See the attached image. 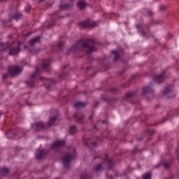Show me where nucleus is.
<instances>
[{"instance_id": "obj_1", "label": "nucleus", "mask_w": 179, "mask_h": 179, "mask_svg": "<svg viewBox=\"0 0 179 179\" xmlns=\"http://www.w3.org/2000/svg\"><path fill=\"white\" fill-rule=\"evenodd\" d=\"M95 46L96 41H94V40L92 38L83 39L71 48V51H73V52H75V51L81 50V51H84V52H85L87 55H90L92 52H94V51H96Z\"/></svg>"}, {"instance_id": "obj_2", "label": "nucleus", "mask_w": 179, "mask_h": 179, "mask_svg": "<svg viewBox=\"0 0 179 179\" xmlns=\"http://www.w3.org/2000/svg\"><path fill=\"white\" fill-rule=\"evenodd\" d=\"M58 118V116L54 115L53 117H50L49 121L44 124L43 122H36L32 124V128L35 129L36 131H41V129H48V128H51L52 125H54V123L55 121H57V119Z\"/></svg>"}, {"instance_id": "obj_3", "label": "nucleus", "mask_w": 179, "mask_h": 179, "mask_svg": "<svg viewBox=\"0 0 179 179\" xmlns=\"http://www.w3.org/2000/svg\"><path fill=\"white\" fill-rule=\"evenodd\" d=\"M78 24L81 29H87V27H91L92 29H93V27H96L97 22L88 19L85 21L79 22Z\"/></svg>"}, {"instance_id": "obj_4", "label": "nucleus", "mask_w": 179, "mask_h": 179, "mask_svg": "<svg viewBox=\"0 0 179 179\" xmlns=\"http://www.w3.org/2000/svg\"><path fill=\"white\" fill-rule=\"evenodd\" d=\"M23 71V69L19 67V66H11L8 68V73L10 75L11 78H14V76H16V75H19L22 71Z\"/></svg>"}, {"instance_id": "obj_5", "label": "nucleus", "mask_w": 179, "mask_h": 179, "mask_svg": "<svg viewBox=\"0 0 179 179\" xmlns=\"http://www.w3.org/2000/svg\"><path fill=\"white\" fill-rule=\"evenodd\" d=\"M72 159H73V157L72 155L67 153L65 155L64 157H63L62 162H63V165L68 169L69 166H71V163L72 162Z\"/></svg>"}, {"instance_id": "obj_6", "label": "nucleus", "mask_w": 179, "mask_h": 179, "mask_svg": "<svg viewBox=\"0 0 179 179\" xmlns=\"http://www.w3.org/2000/svg\"><path fill=\"white\" fill-rule=\"evenodd\" d=\"M47 155H48V150L39 149L36 157L38 160H41V159H44Z\"/></svg>"}, {"instance_id": "obj_7", "label": "nucleus", "mask_w": 179, "mask_h": 179, "mask_svg": "<svg viewBox=\"0 0 179 179\" xmlns=\"http://www.w3.org/2000/svg\"><path fill=\"white\" fill-rule=\"evenodd\" d=\"M37 73H38V69L36 68L35 72L31 75V80L26 82L29 87H34V80H33L34 79V78H36V75H37Z\"/></svg>"}, {"instance_id": "obj_8", "label": "nucleus", "mask_w": 179, "mask_h": 179, "mask_svg": "<svg viewBox=\"0 0 179 179\" xmlns=\"http://www.w3.org/2000/svg\"><path fill=\"white\" fill-rule=\"evenodd\" d=\"M164 79H166V73H164L157 75L154 77V80H155L157 83H163V82H164Z\"/></svg>"}, {"instance_id": "obj_9", "label": "nucleus", "mask_w": 179, "mask_h": 179, "mask_svg": "<svg viewBox=\"0 0 179 179\" xmlns=\"http://www.w3.org/2000/svg\"><path fill=\"white\" fill-rule=\"evenodd\" d=\"M59 8L61 9V10H69V9H72V8H73V4L66 3L65 4L59 5Z\"/></svg>"}, {"instance_id": "obj_10", "label": "nucleus", "mask_w": 179, "mask_h": 179, "mask_svg": "<svg viewBox=\"0 0 179 179\" xmlns=\"http://www.w3.org/2000/svg\"><path fill=\"white\" fill-rule=\"evenodd\" d=\"M50 65H51V60L50 59L44 60L43 62L42 68L45 71L50 72Z\"/></svg>"}, {"instance_id": "obj_11", "label": "nucleus", "mask_w": 179, "mask_h": 179, "mask_svg": "<svg viewBox=\"0 0 179 179\" xmlns=\"http://www.w3.org/2000/svg\"><path fill=\"white\" fill-rule=\"evenodd\" d=\"M10 173V170L7 167H3L0 169V176L6 177Z\"/></svg>"}, {"instance_id": "obj_12", "label": "nucleus", "mask_w": 179, "mask_h": 179, "mask_svg": "<svg viewBox=\"0 0 179 179\" xmlns=\"http://www.w3.org/2000/svg\"><path fill=\"white\" fill-rule=\"evenodd\" d=\"M150 93H153V90L150 86L143 87V96H146V94H150Z\"/></svg>"}, {"instance_id": "obj_13", "label": "nucleus", "mask_w": 179, "mask_h": 179, "mask_svg": "<svg viewBox=\"0 0 179 179\" xmlns=\"http://www.w3.org/2000/svg\"><path fill=\"white\" fill-rule=\"evenodd\" d=\"M101 169H103V164H96L92 167V170L95 173H101Z\"/></svg>"}, {"instance_id": "obj_14", "label": "nucleus", "mask_w": 179, "mask_h": 179, "mask_svg": "<svg viewBox=\"0 0 179 179\" xmlns=\"http://www.w3.org/2000/svg\"><path fill=\"white\" fill-rule=\"evenodd\" d=\"M18 52H20V46L12 48L9 51L10 55H16Z\"/></svg>"}, {"instance_id": "obj_15", "label": "nucleus", "mask_w": 179, "mask_h": 179, "mask_svg": "<svg viewBox=\"0 0 179 179\" xmlns=\"http://www.w3.org/2000/svg\"><path fill=\"white\" fill-rule=\"evenodd\" d=\"M76 117L77 118V122H78V124H85V116L82 113H78L77 115H76Z\"/></svg>"}, {"instance_id": "obj_16", "label": "nucleus", "mask_w": 179, "mask_h": 179, "mask_svg": "<svg viewBox=\"0 0 179 179\" xmlns=\"http://www.w3.org/2000/svg\"><path fill=\"white\" fill-rule=\"evenodd\" d=\"M65 145V141H57L52 144V148L55 149L57 148H59L61 146H64Z\"/></svg>"}, {"instance_id": "obj_17", "label": "nucleus", "mask_w": 179, "mask_h": 179, "mask_svg": "<svg viewBox=\"0 0 179 179\" xmlns=\"http://www.w3.org/2000/svg\"><path fill=\"white\" fill-rule=\"evenodd\" d=\"M150 26V24H146L144 26V30L141 31V36L145 37L146 34H149V31H150V29L149 28Z\"/></svg>"}, {"instance_id": "obj_18", "label": "nucleus", "mask_w": 179, "mask_h": 179, "mask_svg": "<svg viewBox=\"0 0 179 179\" xmlns=\"http://www.w3.org/2000/svg\"><path fill=\"white\" fill-rule=\"evenodd\" d=\"M10 47H12V45L9 44V43H0V51H5L8 48H10Z\"/></svg>"}, {"instance_id": "obj_19", "label": "nucleus", "mask_w": 179, "mask_h": 179, "mask_svg": "<svg viewBox=\"0 0 179 179\" xmlns=\"http://www.w3.org/2000/svg\"><path fill=\"white\" fill-rule=\"evenodd\" d=\"M86 5H87V3L82 0H79V1L77 3V6L79 8V9H85L86 8Z\"/></svg>"}, {"instance_id": "obj_20", "label": "nucleus", "mask_w": 179, "mask_h": 179, "mask_svg": "<svg viewBox=\"0 0 179 179\" xmlns=\"http://www.w3.org/2000/svg\"><path fill=\"white\" fill-rule=\"evenodd\" d=\"M105 162H106L108 164V169L109 170H111V169H113V162H111V160H110V159L108 158V155H105Z\"/></svg>"}, {"instance_id": "obj_21", "label": "nucleus", "mask_w": 179, "mask_h": 179, "mask_svg": "<svg viewBox=\"0 0 179 179\" xmlns=\"http://www.w3.org/2000/svg\"><path fill=\"white\" fill-rule=\"evenodd\" d=\"M111 53H112V54H114V55H115V57H114V59H113V61H114L115 62H116V61H118V59H119V58H120V55H121V54L120 53V52H118V51H112Z\"/></svg>"}, {"instance_id": "obj_22", "label": "nucleus", "mask_w": 179, "mask_h": 179, "mask_svg": "<svg viewBox=\"0 0 179 179\" xmlns=\"http://www.w3.org/2000/svg\"><path fill=\"white\" fill-rule=\"evenodd\" d=\"M40 36H36L34 38L29 41V45H34L36 43H38V41H40Z\"/></svg>"}, {"instance_id": "obj_23", "label": "nucleus", "mask_w": 179, "mask_h": 179, "mask_svg": "<svg viewBox=\"0 0 179 179\" xmlns=\"http://www.w3.org/2000/svg\"><path fill=\"white\" fill-rule=\"evenodd\" d=\"M69 132L71 135H75V134H76V132H78V129H76V126L73 125V126L70 127Z\"/></svg>"}, {"instance_id": "obj_24", "label": "nucleus", "mask_w": 179, "mask_h": 179, "mask_svg": "<svg viewBox=\"0 0 179 179\" xmlns=\"http://www.w3.org/2000/svg\"><path fill=\"white\" fill-rule=\"evenodd\" d=\"M142 179H152V173L147 172L142 176Z\"/></svg>"}, {"instance_id": "obj_25", "label": "nucleus", "mask_w": 179, "mask_h": 179, "mask_svg": "<svg viewBox=\"0 0 179 179\" xmlns=\"http://www.w3.org/2000/svg\"><path fill=\"white\" fill-rule=\"evenodd\" d=\"M135 96V92H129L126 93L125 94V99H132Z\"/></svg>"}, {"instance_id": "obj_26", "label": "nucleus", "mask_w": 179, "mask_h": 179, "mask_svg": "<svg viewBox=\"0 0 179 179\" xmlns=\"http://www.w3.org/2000/svg\"><path fill=\"white\" fill-rule=\"evenodd\" d=\"M86 103L78 101L74 104L75 107H85Z\"/></svg>"}, {"instance_id": "obj_27", "label": "nucleus", "mask_w": 179, "mask_h": 179, "mask_svg": "<svg viewBox=\"0 0 179 179\" xmlns=\"http://www.w3.org/2000/svg\"><path fill=\"white\" fill-rule=\"evenodd\" d=\"M170 93H173V90H171L170 87L166 88L164 91H163V94L166 95V94H170Z\"/></svg>"}, {"instance_id": "obj_28", "label": "nucleus", "mask_w": 179, "mask_h": 179, "mask_svg": "<svg viewBox=\"0 0 179 179\" xmlns=\"http://www.w3.org/2000/svg\"><path fill=\"white\" fill-rule=\"evenodd\" d=\"M80 179H87V173L86 172H83L80 176Z\"/></svg>"}, {"instance_id": "obj_29", "label": "nucleus", "mask_w": 179, "mask_h": 179, "mask_svg": "<svg viewBox=\"0 0 179 179\" xmlns=\"http://www.w3.org/2000/svg\"><path fill=\"white\" fill-rule=\"evenodd\" d=\"M22 16H23V15H22V13H17L13 15V19H20V17H22Z\"/></svg>"}, {"instance_id": "obj_30", "label": "nucleus", "mask_w": 179, "mask_h": 179, "mask_svg": "<svg viewBox=\"0 0 179 179\" xmlns=\"http://www.w3.org/2000/svg\"><path fill=\"white\" fill-rule=\"evenodd\" d=\"M147 12V16H153V12L150 10H145Z\"/></svg>"}, {"instance_id": "obj_31", "label": "nucleus", "mask_w": 179, "mask_h": 179, "mask_svg": "<svg viewBox=\"0 0 179 179\" xmlns=\"http://www.w3.org/2000/svg\"><path fill=\"white\" fill-rule=\"evenodd\" d=\"M67 74L66 73H63L59 75V78H62V79L66 78Z\"/></svg>"}, {"instance_id": "obj_32", "label": "nucleus", "mask_w": 179, "mask_h": 179, "mask_svg": "<svg viewBox=\"0 0 179 179\" xmlns=\"http://www.w3.org/2000/svg\"><path fill=\"white\" fill-rule=\"evenodd\" d=\"M153 134H155V131H153V130H148L147 131L148 135H153Z\"/></svg>"}, {"instance_id": "obj_33", "label": "nucleus", "mask_w": 179, "mask_h": 179, "mask_svg": "<svg viewBox=\"0 0 179 179\" xmlns=\"http://www.w3.org/2000/svg\"><path fill=\"white\" fill-rule=\"evenodd\" d=\"M163 166L165 167V169H169V167H170V164L168 162H164Z\"/></svg>"}, {"instance_id": "obj_34", "label": "nucleus", "mask_w": 179, "mask_h": 179, "mask_svg": "<svg viewBox=\"0 0 179 179\" xmlns=\"http://www.w3.org/2000/svg\"><path fill=\"white\" fill-rule=\"evenodd\" d=\"M25 10H26V12H27V13H29V12H30V10H31V6H28L27 7H26Z\"/></svg>"}, {"instance_id": "obj_35", "label": "nucleus", "mask_w": 179, "mask_h": 179, "mask_svg": "<svg viewBox=\"0 0 179 179\" xmlns=\"http://www.w3.org/2000/svg\"><path fill=\"white\" fill-rule=\"evenodd\" d=\"M49 24H50V26H55V20L50 21Z\"/></svg>"}, {"instance_id": "obj_36", "label": "nucleus", "mask_w": 179, "mask_h": 179, "mask_svg": "<svg viewBox=\"0 0 179 179\" xmlns=\"http://www.w3.org/2000/svg\"><path fill=\"white\" fill-rule=\"evenodd\" d=\"M159 9H160L161 11H163V10H166V8L164 6H161L159 7Z\"/></svg>"}, {"instance_id": "obj_37", "label": "nucleus", "mask_w": 179, "mask_h": 179, "mask_svg": "<svg viewBox=\"0 0 179 179\" xmlns=\"http://www.w3.org/2000/svg\"><path fill=\"white\" fill-rule=\"evenodd\" d=\"M96 142H92L91 143V148H96Z\"/></svg>"}, {"instance_id": "obj_38", "label": "nucleus", "mask_w": 179, "mask_h": 179, "mask_svg": "<svg viewBox=\"0 0 179 179\" xmlns=\"http://www.w3.org/2000/svg\"><path fill=\"white\" fill-rule=\"evenodd\" d=\"M64 42L59 43V48H61L62 47H64Z\"/></svg>"}, {"instance_id": "obj_39", "label": "nucleus", "mask_w": 179, "mask_h": 179, "mask_svg": "<svg viewBox=\"0 0 179 179\" xmlns=\"http://www.w3.org/2000/svg\"><path fill=\"white\" fill-rule=\"evenodd\" d=\"M6 78H8V74H3L2 75V79H6Z\"/></svg>"}, {"instance_id": "obj_40", "label": "nucleus", "mask_w": 179, "mask_h": 179, "mask_svg": "<svg viewBox=\"0 0 179 179\" xmlns=\"http://www.w3.org/2000/svg\"><path fill=\"white\" fill-rule=\"evenodd\" d=\"M13 133V131H12V130H8V131L6 132L7 135H10V134H12Z\"/></svg>"}, {"instance_id": "obj_41", "label": "nucleus", "mask_w": 179, "mask_h": 179, "mask_svg": "<svg viewBox=\"0 0 179 179\" xmlns=\"http://www.w3.org/2000/svg\"><path fill=\"white\" fill-rule=\"evenodd\" d=\"M136 27L137 29H140V28H141V24H136Z\"/></svg>"}, {"instance_id": "obj_42", "label": "nucleus", "mask_w": 179, "mask_h": 179, "mask_svg": "<svg viewBox=\"0 0 179 179\" xmlns=\"http://www.w3.org/2000/svg\"><path fill=\"white\" fill-rule=\"evenodd\" d=\"M99 106V102H95L94 107H97Z\"/></svg>"}, {"instance_id": "obj_43", "label": "nucleus", "mask_w": 179, "mask_h": 179, "mask_svg": "<svg viewBox=\"0 0 179 179\" xmlns=\"http://www.w3.org/2000/svg\"><path fill=\"white\" fill-rule=\"evenodd\" d=\"M56 16H57V14H54L53 15H52V19L54 20V19H57L56 18Z\"/></svg>"}, {"instance_id": "obj_44", "label": "nucleus", "mask_w": 179, "mask_h": 179, "mask_svg": "<svg viewBox=\"0 0 179 179\" xmlns=\"http://www.w3.org/2000/svg\"><path fill=\"white\" fill-rule=\"evenodd\" d=\"M6 0H0V2H5Z\"/></svg>"}, {"instance_id": "obj_45", "label": "nucleus", "mask_w": 179, "mask_h": 179, "mask_svg": "<svg viewBox=\"0 0 179 179\" xmlns=\"http://www.w3.org/2000/svg\"><path fill=\"white\" fill-rule=\"evenodd\" d=\"M41 80H43V79H45V78L41 77L40 78Z\"/></svg>"}, {"instance_id": "obj_46", "label": "nucleus", "mask_w": 179, "mask_h": 179, "mask_svg": "<svg viewBox=\"0 0 179 179\" xmlns=\"http://www.w3.org/2000/svg\"><path fill=\"white\" fill-rule=\"evenodd\" d=\"M64 17H65L64 16L63 17H59L60 19H64Z\"/></svg>"}, {"instance_id": "obj_47", "label": "nucleus", "mask_w": 179, "mask_h": 179, "mask_svg": "<svg viewBox=\"0 0 179 179\" xmlns=\"http://www.w3.org/2000/svg\"><path fill=\"white\" fill-rule=\"evenodd\" d=\"M44 0H38V2H43Z\"/></svg>"}, {"instance_id": "obj_48", "label": "nucleus", "mask_w": 179, "mask_h": 179, "mask_svg": "<svg viewBox=\"0 0 179 179\" xmlns=\"http://www.w3.org/2000/svg\"><path fill=\"white\" fill-rule=\"evenodd\" d=\"M89 120H92V115L90 116Z\"/></svg>"}, {"instance_id": "obj_49", "label": "nucleus", "mask_w": 179, "mask_h": 179, "mask_svg": "<svg viewBox=\"0 0 179 179\" xmlns=\"http://www.w3.org/2000/svg\"><path fill=\"white\" fill-rule=\"evenodd\" d=\"M14 136H8V138H14Z\"/></svg>"}, {"instance_id": "obj_50", "label": "nucleus", "mask_w": 179, "mask_h": 179, "mask_svg": "<svg viewBox=\"0 0 179 179\" xmlns=\"http://www.w3.org/2000/svg\"><path fill=\"white\" fill-rule=\"evenodd\" d=\"M48 89H50V86H48Z\"/></svg>"}, {"instance_id": "obj_51", "label": "nucleus", "mask_w": 179, "mask_h": 179, "mask_svg": "<svg viewBox=\"0 0 179 179\" xmlns=\"http://www.w3.org/2000/svg\"><path fill=\"white\" fill-rule=\"evenodd\" d=\"M103 122V124H106V122Z\"/></svg>"}, {"instance_id": "obj_52", "label": "nucleus", "mask_w": 179, "mask_h": 179, "mask_svg": "<svg viewBox=\"0 0 179 179\" xmlns=\"http://www.w3.org/2000/svg\"><path fill=\"white\" fill-rule=\"evenodd\" d=\"M56 179H57V178H56Z\"/></svg>"}]
</instances>
